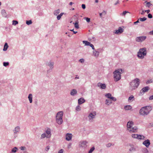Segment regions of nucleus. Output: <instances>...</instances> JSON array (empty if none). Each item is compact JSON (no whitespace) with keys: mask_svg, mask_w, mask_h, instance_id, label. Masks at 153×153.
<instances>
[{"mask_svg":"<svg viewBox=\"0 0 153 153\" xmlns=\"http://www.w3.org/2000/svg\"><path fill=\"white\" fill-rule=\"evenodd\" d=\"M140 84V80L137 78L132 80L129 84V89L131 91L136 89Z\"/></svg>","mask_w":153,"mask_h":153,"instance_id":"nucleus-1","label":"nucleus"},{"mask_svg":"<svg viewBox=\"0 0 153 153\" xmlns=\"http://www.w3.org/2000/svg\"><path fill=\"white\" fill-rule=\"evenodd\" d=\"M152 109L150 106H146L142 107L139 111V114L143 116L147 115L149 114Z\"/></svg>","mask_w":153,"mask_h":153,"instance_id":"nucleus-2","label":"nucleus"},{"mask_svg":"<svg viewBox=\"0 0 153 153\" xmlns=\"http://www.w3.org/2000/svg\"><path fill=\"white\" fill-rule=\"evenodd\" d=\"M146 48H140L137 53V57L140 59H143L146 55Z\"/></svg>","mask_w":153,"mask_h":153,"instance_id":"nucleus-3","label":"nucleus"},{"mask_svg":"<svg viewBox=\"0 0 153 153\" xmlns=\"http://www.w3.org/2000/svg\"><path fill=\"white\" fill-rule=\"evenodd\" d=\"M63 113L62 111H60L58 112L56 116V121L59 124H61L63 122L62 116Z\"/></svg>","mask_w":153,"mask_h":153,"instance_id":"nucleus-4","label":"nucleus"},{"mask_svg":"<svg viewBox=\"0 0 153 153\" xmlns=\"http://www.w3.org/2000/svg\"><path fill=\"white\" fill-rule=\"evenodd\" d=\"M96 114V112L95 111L90 112L88 116V121L90 122H93V119L95 118V116Z\"/></svg>","mask_w":153,"mask_h":153,"instance_id":"nucleus-5","label":"nucleus"},{"mask_svg":"<svg viewBox=\"0 0 153 153\" xmlns=\"http://www.w3.org/2000/svg\"><path fill=\"white\" fill-rule=\"evenodd\" d=\"M123 71L122 69L116 70L113 72L114 76H121V74L123 73Z\"/></svg>","mask_w":153,"mask_h":153,"instance_id":"nucleus-6","label":"nucleus"},{"mask_svg":"<svg viewBox=\"0 0 153 153\" xmlns=\"http://www.w3.org/2000/svg\"><path fill=\"white\" fill-rule=\"evenodd\" d=\"M46 65L49 67V70L47 71L48 72L52 70L54 68V62L51 60L47 62L46 63Z\"/></svg>","mask_w":153,"mask_h":153,"instance_id":"nucleus-7","label":"nucleus"},{"mask_svg":"<svg viewBox=\"0 0 153 153\" xmlns=\"http://www.w3.org/2000/svg\"><path fill=\"white\" fill-rule=\"evenodd\" d=\"M146 38V36H142L137 37L136 38V41L138 42H141L145 40Z\"/></svg>","mask_w":153,"mask_h":153,"instance_id":"nucleus-8","label":"nucleus"},{"mask_svg":"<svg viewBox=\"0 0 153 153\" xmlns=\"http://www.w3.org/2000/svg\"><path fill=\"white\" fill-rule=\"evenodd\" d=\"M20 128L19 126H18L16 127L13 130V131L14 134V137L15 138H16L17 137V136L16 135V134L18 133L20 131Z\"/></svg>","mask_w":153,"mask_h":153,"instance_id":"nucleus-9","label":"nucleus"},{"mask_svg":"<svg viewBox=\"0 0 153 153\" xmlns=\"http://www.w3.org/2000/svg\"><path fill=\"white\" fill-rule=\"evenodd\" d=\"M134 125V123L132 121H129L127 123V130L128 131Z\"/></svg>","mask_w":153,"mask_h":153,"instance_id":"nucleus-10","label":"nucleus"},{"mask_svg":"<svg viewBox=\"0 0 153 153\" xmlns=\"http://www.w3.org/2000/svg\"><path fill=\"white\" fill-rule=\"evenodd\" d=\"M150 144V140L149 139L145 140L143 143V144L144 145L146 148L149 147Z\"/></svg>","mask_w":153,"mask_h":153,"instance_id":"nucleus-11","label":"nucleus"},{"mask_svg":"<svg viewBox=\"0 0 153 153\" xmlns=\"http://www.w3.org/2000/svg\"><path fill=\"white\" fill-rule=\"evenodd\" d=\"M123 31V29L121 27H120L118 30H115L114 33L116 34H119L122 33Z\"/></svg>","mask_w":153,"mask_h":153,"instance_id":"nucleus-12","label":"nucleus"},{"mask_svg":"<svg viewBox=\"0 0 153 153\" xmlns=\"http://www.w3.org/2000/svg\"><path fill=\"white\" fill-rule=\"evenodd\" d=\"M138 128L136 126H134V127H131L130 129L128 131L130 133L132 132H136L137 131Z\"/></svg>","mask_w":153,"mask_h":153,"instance_id":"nucleus-13","label":"nucleus"},{"mask_svg":"<svg viewBox=\"0 0 153 153\" xmlns=\"http://www.w3.org/2000/svg\"><path fill=\"white\" fill-rule=\"evenodd\" d=\"M97 86L100 87V88L102 89H105L106 88V85L105 84H102L100 82H99L97 84Z\"/></svg>","mask_w":153,"mask_h":153,"instance_id":"nucleus-14","label":"nucleus"},{"mask_svg":"<svg viewBox=\"0 0 153 153\" xmlns=\"http://www.w3.org/2000/svg\"><path fill=\"white\" fill-rule=\"evenodd\" d=\"M149 89V88L148 86H146L145 87L143 88L141 91H140V93L142 94L143 93V94L145 92H146L148 91Z\"/></svg>","mask_w":153,"mask_h":153,"instance_id":"nucleus-15","label":"nucleus"},{"mask_svg":"<svg viewBox=\"0 0 153 153\" xmlns=\"http://www.w3.org/2000/svg\"><path fill=\"white\" fill-rule=\"evenodd\" d=\"M129 146L130 147V148L129 149V151L130 152H133L136 151V147H135L133 145L130 144H129Z\"/></svg>","mask_w":153,"mask_h":153,"instance_id":"nucleus-16","label":"nucleus"},{"mask_svg":"<svg viewBox=\"0 0 153 153\" xmlns=\"http://www.w3.org/2000/svg\"><path fill=\"white\" fill-rule=\"evenodd\" d=\"M72 135L71 134L68 133L66 135V140L67 141H69L71 139Z\"/></svg>","mask_w":153,"mask_h":153,"instance_id":"nucleus-17","label":"nucleus"},{"mask_svg":"<svg viewBox=\"0 0 153 153\" xmlns=\"http://www.w3.org/2000/svg\"><path fill=\"white\" fill-rule=\"evenodd\" d=\"M47 134L48 137H51V129L50 128H48L45 131V133Z\"/></svg>","mask_w":153,"mask_h":153,"instance_id":"nucleus-18","label":"nucleus"},{"mask_svg":"<svg viewBox=\"0 0 153 153\" xmlns=\"http://www.w3.org/2000/svg\"><path fill=\"white\" fill-rule=\"evenodd\" d=\"M77 91L75 89H73L71 90L70 92V94L72 96H74L77 94Z\"/></svg>","mask_w":153,"mask_h":153,"instance_id":"nucleus-19","label":"nucleus"},{"mask_svg":"<svg viewBox=\"0 0 153 153\" xmlns=\"http://www.w3.org/2000/svg\"><path fill=\"white\" fill-rule=\"evenodd\" d=\"M87 143V142L86 141H83L82 142H80L79 144V146L80 147L85 148L86 146Z\"/></svg>","mask_w":153,"mask_h":153,"instance_id":"nucleus-20","label":"nucleus"},{"mask_svg":"<svg viewBox=\"0 0 153 153\" xmlns=\"http://www.w3.org/2000/svg\"><path fill=\"white\" fill-rule=\"evenodd\" d=\"M85 102V100L82 97H81L78 99V103L79 105H80Z\"/></svg>","mask_w":153,"mask_h":153,"instance_id":"nucleus-21","label":"nucleus"},{"mask_svg":"<svg viewBox=\"0 0 153 153\" xmlns=\"http://www.w3.org/2000/svg\"><path fill=\"white\" fill-rule=\"evenodd\" d=\"M99 54V52L96 51H93V55L94 56L96 57H97Z\"/></svg>","mask_w":153,"mask_h":153,"instance_id":"nucleus-22","label":"nucleus"},{"mask_svg":"<svg viewBox=\"0 0 153 153\" xmlns=\"http://www.w3.org/2000/svg\"><path fill=\"white\" fill-rule=\"evenodd\" d=\"M124 108L126 110H130L132 109V107L130 105H126L124 106Z\"/></svg>","mask_w":153,"mask_h":153,"instance_id":"nucleus-23","label":"nucleus"},{"mask_svg":"<svg viewBox=\"0 0 153 153\" xmlns=\"http://www.w3.org/2000/svg\"><path fill=\"white\" fill-rule=\"evenodd\" d=\"M47 135H48L46 133H44L41 135V139H43L45 137H46L47 138H50V137H47Z\"/></svg>","mask_w":153,"mask_h":153,"instance_id":"nucleus-24","label":"nucleus"},{"mask_svg":"<svg viewBox=\"0 0 153 153\" xmlns=\"http://www.w3.org/2000/svg\"><path fill=\"white\" fill-rule=\"evenodd\" d=\"M28 97L30 102L31 103L32 102V94H29Z\"/></svg>","mask_w":153,"mask_h":153,"instance_id":"nucleus-25","label":"nucleus"},{"mask_svg":"<svg viewBox=\"0 0 153 153\" xmlns=\"http://www.w3.org/2000/svg\"><path fill=\"white\" fill-rule=\"evenodd\" d=\"M1 14L2 16L5 17H6L7 16V14L6 12L4 10H2L1 11Z\"/></svg>","mask_w":153,"mask_h":153,"instance_id":"nucleus-26","label":"nucleus"},{"mask_svg":"<svg viewBox=\"0 0 153 153\" xmlns=\"http://www.w3.org/2000/svg\"><path fill=\"white\" fill-rule=\"evenodd\" d=\"M145 137L143 135L138 134V137L137 139L138 140H144Z\"/></svg>","mask_w":153,"mask_h":153,"instance_id":"nucleus-27","label":"nucleus"},{"mask_svg":"<svg viewBox=\"0 0 153 153\" xmlns=\"http://www.w3.org/2000/svg\"><path fill=\"white\" fill-rule=\"evenodd\" d=\"M8 47V45L7 43V42H6L4 45L3 50L4 51H6L7 50Z\"/></svg>","mask_w":153,"mask_h":153,"instance_id":"nucleus-28","label":"nucleus"},{"mask_svg":"<svg viewBox=\"0 0 153 153\" xmlns=\"http://www.w3.org/2000/svg\"><path fill=\"white\" fill-rule=\"evenodd\" d=\"M134 100V96L131 95L130 97H129L128 99V101H132Z\"/></svg>","mask_w":153,"mask_h":153,"instance_id":"nucleus-29","label":"nucleus"},{"mask_svg":"<svg viewBox=\"0 0 153 153\" xmlns=\"http://www.w3.org/2000/svg\"><path fill=\"white\" fill-rule=\"evenodd\" d=\"M60 12V10L59 9H58L55 10L53 12L55 16L57 15Z\"/></svg>","mask_w":153,"mask_h":153,"instance_id":"nucleus-30","label":"nucleus"},{"mask_svg":"<svg viewBox=\"0 0 153 153\" xmlns=\"http://www.w3.org/2000/svg\"><path fill=\"white\" fill-rule=\"evenodd\" d=\"M142 152L143 153H148L149 152L148 149L146 148H144L142 149Z\"/></svg>","mask_w":153,"mask_h":153,"instance_id":"nucleus-31","label":"nucleus"},{"mask_svg":"<svg viewBox=\"0 0 153 153\" xmlns=\"http://www.w3.org/2000/svg\"><path fill=\"white\" fill-rule=\"evenodd\" d=\"M82 42L85 44V45L89 46L91 43L87 41H83Z\"/></svg>","mask_w":153,"mask_h":153,"instance_id":"nucleus-32","label":"nucleus"},{"mask_svg":"<svg viewBox=\"0 0 153 153\" xmlns=\"http://www.w3.org/2000/svg\"><path fill=\"white\" fill-rule=\"evenodd\" d=\"M111 103V100H109L107 99L106 100V103L105 104L107 105H109Z\"/></svg>","mask_w":153,"mask_h":153,"instance_id":"nucleus-33","label":"nucleus"},{"mask_svg":"<svg viewBox=\"0 0 153 153\" xmlns=\"http://www.w3.org/2000/svg\"><path fill=\"white\" fill-rule=\"evenodd\" d=\"M63 14H64V13H62L59 15L57 16V19L58 20H59L60 19L62 16L63 15Z\"/></svg>","mask_w":153,"mask_h":153,"instance_id":"nucleus-34","label":"nucleus"},{"mask_svg":"<svg viewBox=\"0 0 153 153\" xmlns=\"http://www.w3.org/2000/svg\"><path fill=\"white\" fill-rule=\"evenodd\" d=\"M18 149V148L17 147H14L13 149H12L11 150V152L13 153H15L16 152V150Z\"/></svg>","mask_w":153,"mask_h":153,"instance_id":"nucleus-35","label":"nucleus"},{"mask_svg":"<svg viewBox=\"0 0 153 153\" xmlns=\"http://www.w3.org/2000/svg\"><path fill=\"white\" fill-rule=\"evenodd\" d=\"M121 77H114V80L115 82H117L121 79Z\"/></svg>","mask_w":153,"mask_h":153,"instance_id":"nucleus-36","label":"nucleus"},{"mask_svg":"<svg viewBox=\"0 0 153 153\" xmlns=\"http://www.w3.org/2000/svg\"><path fill=\"white\" fill-rule=\"evenodd\" d=\"M105 96L106 97L110 99V98L111 97V94L109 93L106 94L105 95Z\"/></svg>","mask_w":153,"mask_h":153,"instance_id":"nucleus-37","label":"nucleus"},{"mask_svg":"<svg viewBox=\"0 0 153 153\" xmlns=\"http://www.w3.org/2000/svg\"><path fill=\"white\" fill-rule=\"evenodd\" d=\"M147 19V18L144 17L143 18H140L139 19V20L141 22H143L146 21Z\"/></svg>","mask_w":153,"mask_h":153,"instance_id":"nucleus-38","label":"nucleus"},{"mask_svg":"<svg viewBox=\"0 0 153 153\" xmlns=\"http://www.w3.org/2000/svg\"><path fill=\"white\" fill-rule=\"evenodd\" d=\"M131 137L132 138H134L137 139V137H138V134H131Z\"/></svg>","mask_w":153,"mask_h":153,"instance_id":"nucleus-39","label":"nucleus"},{"mask_svg":"<svg viewBox=\"0 0 153 153\" xmlns=\"http://www.w3.org/2000/svg\"><path fill=\"white\" fill-rule=\"evenodd\" d=\"M95 148L94 147H92L89 151L88 153H92V152L94 150Z\"/></svg>","mask_w":153,"mask_h":153,"instance_id":"nucleus-40","label":"nucleus"},{"mask_svg":"<svg viewBox=\"0 0 153 153\" xmlns=\"http://www.w3.org/2000/svg\"><path fill=\"white\" fill-rule=\"evenodd\" d=\"M32 22L31 20H30L29 21H26V23L28 25H29L32 24Z\"/></svg>","mask_w":153,"mask_h":153,"instance_id":"nucleus-41","label":"nucleus"},{"mask_svg":"<svg viewBox=\"0 0 153 153\" xmlns=\"http://www.w3.org/2000/svg\"><path fill=\"white\" fill-rule=\"evenodd\" d=\"M81 108L79 105H77L76 108V110L77 111H79L80 110Z\"/></svg>","mask_w":153,"mask_h":153,"instance_id":"nucleus-42","label":"nucleus"},{"mask_svg":"<svg viewBox=\"0 0 153 153\" xmlns=\"http://www.w3.org/2000/svg\"><path fill=\"white\" fill-rule=\"evenodd\" d=\"M13 25H16L18 23V22L16 20H13Z\"/></svg>","mask_w":153,"mask_h":153,"instance_id":"nucleus-43","label":"nucleus"},{"mask_svg":"<svg viewBox=\"0 0 153 153\" xmlns=\"http://www.w3.org/2000/svg\"><path fill=\"white\" fill-rule=\"evenodd\" d=\"M74 26H75V27L76 28H77V29L79 28V27L78 24L77 22H76L74 23Z\"/></svg>","mask_w":153,"mask_h":153,"instance_id":"nucleus-44","label":"nucleus"},{"mask_svg":"<svg viewBox=\"0 0 153 153\" xmlns=\"http://www.w3.org/2000/svg\"><path fill=\"white\" fill-rule=\"evenodd\" d=\"M128 13V11H124L122 13L120 14V15L122 16H125L126 14Z\"/></svg>","mask_w":153,"mask_h":153,"instance_id":"nucleus-45","label":"nucleus"},{"mask_svg":"<svg viewBox=\"0 0 153 153\" xmlns=\"http://www.w3.org/2000/svg\"><path fill=\"white\" fill-rule=\"evenodd\" d=\"M4 66L6 67L9 65V63L8 62H4L3 63Z\"/></svg>","mask_w":153,"mask_h":153,"instance_id":"nucleus-46","label":"nucleus"},{"mask_svg":"<svg viewBox=\"0 0 153 153\" xmlns=\"http://www.w3.org/2000/svg\"><path fill=\"white\" fill-rule=\"evenodd\" d=\"M152 82H153V80L150 79L147 81L146 83L147 84H149Z\"/></svg>","mask_w":153,"mask_h":153,"instance_id":"nucleus-47","label":"nucleus"},{"mask_svg":"<svg viewBox=\"0 0 153 153\" xmlns=\"http://www.w3.org/2000/svg\"><path fill=\"white\" fill-rule=\"evenodd\" d=\"M20 149L21 150L24 151L26 149V148L25 146H21Z\"/></svg>","mask_w":153,"mask_h":153,"instance_id":"nucleus-48","label":"nucleus"},{"mask_svg":"<svg viewBox=\"0 0 153 153\" xmlns=\"http://www.w3.org/2000/svg\"><path fill=\"white\" fill-rule=\"evenodd\" d=\"M151 5H152V4L150 2H147L146 6L149 7Z\"/></svg>","mask_w":153,"mask_h":153,"instance_id":"nucleus-49","label":"nucleus"},{"mask_svg":"<svg viewBox=\"0 0 153 153\" xmlns=\"http://www.w3.org/2000/svg\"><path fill=\"white\" fill-rule=\"evenodd\" d=\"M111 99L113 101H115L116 100V99L115 98V97H111V98H110V99Z\"/></svg>","mask_w":153,"mask_h":153,"instance_id":"nucleus-50","label":"nucleus"},{"mask_svg":"<svg viewBox=\"0 0 153 153\" xmlns=\"http://www.w3.org/2000/svg\"><path fill=\"white\" fill-rule=\"evenodd\" d=\"M148 17L149 18L151 19L152 18V15L150 13H149L148 15Z\"/></svg>","mask_w":153,"mask_h":153,"instance_id":"nucleus-51","label":"nucleus"},{"mask_svg":"<svg viewBox=\"0 0 153 153\" xmlns=\"http://www.w3.org/2000/svg\"><path fill=\"white\" fill-rule=\"evenodd\" d=\"M88 22H90V19L89 18L86 17L85 18Z\"/></svg>","mask_w":153,"mask_h":153,"instance_id":"nucleus-52","label":"nucleus"},{"mask_svg":"<svg viewBox=\"0 0 153 153\" xmlns=\"http://www.w3.org/2000/svg\"><path fill=\"white\" fill-rule=\"evenodd\" d=\"M111 145H112L110 143H108L106 145V146L107 147H110L111 146Z\"/></svg>","mask_w":153,"mask_h":153,"instance_id":"nucleus-53","label":"nucleus"},{"mask_svg":"<svg viewBox=\"0 0 153 153\" xmlns=\"http://www.w3.org/2000/svg\"><path fill=\"white\" fill-rule=\"evenodd\" d=\"M93 49V50H94V45L92 44H91V43L89 45Z\"/></svg>","mask_w":153,"mask_h":153,"instance_id":"nucleus-54","label":"nucleus"},{"mask_svg":"<svg viewBox=\"0 0 153 153\" xmlns=\"http://www.w3.org/2000/svg\"><path fill=\"white\" fill-rule=\"evenodd\" d=\"M79 61L81 63H83L84 62V60L83 59H81L79 60Z\"/></svg>","mask_w":153,"mask_h":153,"instance_id":"nucleus-55","label":"nucleus"},{"mask_svg":"<svg viewBox=\"0 0 153 153\" xmlns=\"http://www.w3.org/2000/svg\"><path fill=\"white\" fill-rule=\"evenodd\" d=\"M82 7L83 9H85L86 7L85 5V4H82Z\"/></svg>","mask_w":153,"mask_h":153,"instance_id":"nucleus-56","label":"nucleus"},{"mask_svg":"<svg viewBox=\"0 0 153 153\" xmlns=\"http://www.w3.org/2000/svg\"><path fill=\"white\" fill-rule=\"evenodd\" d=\"M63 150L61 149L59 150L58 152V153H63Z\"/></svg>","mask_w":153,"mask_h":153,"instance_id":"nucleus-57","label":"nucleus"},{"mask_svg":"<svg viewBox=\"0 0 153 153\" xmlns=\"http://www.w3.org/2000/svg\"><path fill=\"white\" fill-rule=\"evenodd\" d=\"M50 149V147L49 146H47L46 148H45V150L46 151H48L49 149Z\"/></svg>","mask_w":153,"mask_h":153,"instance_id":"nucleus-58","label":"nucleus"},{"mask_svg":"<svg viewBox=\"0 0 153 153\" xmlns=\"http://www.w3.org/2000/svg\"><path fill=\"white\" fill-rule=\"evenodd\" d=\"M149 100H153V95H152V96H150L149 98Z\"/></svg>","mask_w":153,"mask_h":153,"instance_id":"nucleus-59","label":"nucleus"},{"mask_svg":"<svg viewBox=\"0 0 153 153\" xmlns=\"http://www.w3.org/2000/svg\"><path fill=\"white\" fill-rule=\"evenodd\" d=\"M145 10H142V12L141 13V14L142 15H144L145 14Z\"/></svg>","mask_w":153,"mask_h":153,"instance_id":"nucleus-60","label":"nucleus"},{"mask_svg":"<svg viewBox=\"0 0 153 153\" xmlns=\"http://www.w3.org/2000/svg\"><path fill=\"white\" fill-rule=\"evenodd\" d=\"M145 12H146L147 13H149L150 12V10H145Z\"/></svg>","mask_w":153,"mask_h":153,"instance_id":"nucleus-61","label":"nucleus"},{"mask_svg":"<svg viewBox=\"0 0 153 153\" xmlns=\"http://www.w3.org/2000/svg\"><path fill=\"white\" fill-rule=\"evenodd\" d=\"M71 30V31H73V32L74 33V34H76V33L77 32V31H74V29L71 30Z\"/></svg>","mask_w":153,"mask_h":153,"instance_id":"nucleus-62","label":"nucleus"},{"mask_svg":"<svg viewBox=\"0 0 153 153\" xmlns=\"http://www.w3.org/2000/svg\"><path fill=\"white\" fill-rule=\"evenodd\" d=\"M139 19H138L136 22H134V24H136L137 23L139 22Z\"/></svg>","mask_w":153,"mask_h":153,"instance_id":"nucleus-63","label":"nucleus"},{"mask_svg":"<svg viewBox=\"0 0 153 153\" xmlns=\"http://www.w3.org/2000/svg\"><path fill=\"white\" fill-rule=\"evenodd\" d=\"M119 0H118L116 2L115 4H114V5H117V4H119Z\"/></svg>","mask_w":153,"mask_h":153,"instance_id":"nucleus-64","label":"nucleus"}]
</instances>
